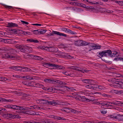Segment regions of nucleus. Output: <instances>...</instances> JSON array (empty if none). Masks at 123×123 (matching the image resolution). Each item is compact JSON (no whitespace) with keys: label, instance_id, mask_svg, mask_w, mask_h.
<instances>
[{"label":"nucleus","instance_id":"12","mask_svg":"<svg viewBox=\"0 0 123 123\" xmlns=\"http://www.w3.org/2000/svg\"><path fill=\"white\" fill-rule=\"evenodd\" d=\"M26 109H39L41 108L40 107H39L38 106L33 105L32 106H30L29 107H27L26 108H24Z\"/></svg>","mask_w":123,"mask_h":123},{"label":"nucleus","instance_id":"56","mask_svg":"<svg viewBox=\"0 0 123 123\" xmlns=\"http://www.w3.org/2000/svg\"><path fill=\"white\" fill-rule=\"evenodd\" d=\"M50 47H46L44 46V48H43V49L45 50H47L48 51H49V48Z\"/></svg>","mask_w":123,"mask_h":123},{"label":"nucleus","instance_id":"57","mask_svg":"<svg viewBox=\"0 0 123 123\" xmlns=\"http://www.w3.org/2000/svg\"><path fill=\"white\" fill-rule=\"evenodd\" d=\"M76 9L77 10V12H81V11H83V10L82 9H80L79 8H77Z\"/></svg>","mask_w":123,"mask_h":123},{"label":"nucleus","instance_id":"6","mask_svg":"<svg viewBox=\"0 0 123 123\" xmlns=\"http://www.w3.org/2000/svg\"><path fill=\"white\" fill-rule=\"evenodd\" d=\"M75 99L77 100H79L82 101H86L87 102H89L90 101H92L91 100H90L89 99H86V97L84 96H81L80 95H78L75 98Z\"/></svg>","mask_w":123,"mask_h":123},{"label":"nucleus","instance_id":"49","mask_svg":"<svg viewBox=\"0 0 123 123\" xmlns=\"http://www.w3.org/2000/svg\"><path fill=\"white\" fill-rule=\"evenodd\" d=\"M105 88L104 86L98 85V89L100 90H102L104 89Z\"/></svg>","mask_w":123,"mask_h":123},{"label":"nucleus","instance_id":"1","mask_svg":"<svg viewBox=\"0 0 123 123\" xmlns=\"http://www.w3.org/2000/svg\"><path fill=\"white\" fill-rule=\"evenodd\" d=\"M123 103L120 101L115 100L112 102L101 101H98L97 103V104L98 105H102V108L107 109V107L111 105V104H113L115 105H118Z\"/></svg>","mask_w":123,"mask_h":123},{"label":"nucleus","instance_id":"10","mask_svg":"<svg viewBox=\"0 0 123 123\" xmlns=\"http://www.w3.org/2000/svg\"><path fill=\"white\" fill-rule=\"evenodd\" d=\"M54 34H56L61 36H63L65 37H67V35L65 34L55 31H52V33L51 34L50 36H53Z\"/></svg>","mask_w":123,"mask_h":123},{"label":"nucleus","instance_id":"42","mask_svg":"<svg viewBox=\"0 0 123 123\" xmlns=\"http://www.w3.org/2000/svg\"><path fill=\"white\" fill-rule=\"evenodd\" d=\"M39 34L45 33L46 31L45 30H44L43 29H39Z\"/></svg>","mask_w":123,"mask_h":123},{"label":"nucleus","instance_id":"4","mask_svg":"<svg viewBox=\"0 0 123 123\" xmlns=\"http://www.w3.org/2000/svg\"><path fill=\"white\" fill-rule=\"evenodd\" d=\"M6 107L9 108H11L16 110L20 111L25 110L26 109L23 107L20 106L13 105H6Z\"/></svg>","mask_w":123,"mask_h":123},{"label":"nucleus","instance_id":"43","mask_svg":"<svg viewBox=\"0 0 123 123\" xmlns=\"http://www.w3.org/2000/svg\"><path fill=\"white\" fill-rule=\"evenodd\" d=\"M33 33L36 34H39V30H33Z\"/></svg>","mask_w":123,"mask_h":123},{"label":"nucleus","instance_id":"16","mask_svg":"<svg viewBox=\"0 0 123 123\" xmlns=\"http://www.w3.org/2000/svg\"><path fill=\"white\" fill-rule=\"evenodd\" d=\"M7 25L6 26L7 27H18V26L17 24L12 22H8Z\"/></svg>","mask_w":123,"mask_h":123},{"label":"nucleus","instance_id":"44","mask_svg":"<svg viewBox=\"0 0 123 123\" xmlns=\"http://www.w3.org/2000/svg\"><path fill=\"white\" fill-rule=\"evenodd\" d=\"M23 83L24 85L27 86H31V83L26 81H24V82H23Z\"/></svg>","mask_w":123,"mask_h":123},{"label":"nucleus","instance_id":"40","mask_svg":"<svg viewBox=\"0 0 123 123\" xmlns=\"http://www.w3.org/2000/svg\"><path fill=\"white\" fill-rule=\"evenodd\" d=\"M20 33L22 34L23 35H26L27 34H28L29 33V32L27 31H23L21 30H20Z\"/></svg>","mask_w":123,"mask_h":123},{"label":"nucleus","instance_id":"13","mask_svg":"<svg viewBox=\"0 0 123 123\" xmlns=\"http://www.w3.org/2000/svg\"><path fill=\"white\" fill-rule=\"evenodd\" d=\"M26 56L28 58L29 57H34V58H36V59L38 60H41L43 59V58L37 55H33L31 54L27 55Z\"/></svg>","mask_w":123,"mask_h":123},{"label":"nucleus","instance_id":"61","mask_svg":"<svg viewBox=\"0 0 123 123\" xmlns=\"http://www.w3.org/2000/svg\"><path fill=\"white\" fill-rule=\"evenodd\" d=\"M5 35V33L3 32L0 31V36H2Z\"/></svg>","mask_w":123,"mask_h":123},{"label":"nucleus","instance_id":"37","mask_svg":"<svg viewBox=\"0 0 123 123\" xmlns=\"http://www.w3.org/2000/svg\"><path fill=\"white\" fill-rule=\"evenodd\" d=\"M0 81H1L4 82L6 81L7 79L4 77L0 76Z\"/></svg>","mask_w":123,"mask_h":123},{"label":"nucleus","instance_id":"45","mask_svg":"<svg viewBox=\"0 0 123 123\" xmlns=\"http://www.w3.org/2000/svg\"><path fill=\"white\" fill-rule=\"evenodd\" d=\"M109 117L111 118L114 119H116L117 118V116H115V115H110L109 116Z\"/></svg>","mask_w":123,"mask_h":123},{"label":"nucleus","instance_id":"26","mask_svg":"<svg viewBox=\"0 0 123 123\" xmlns=\"http://www.w3.org/2000/svg\"><path fill=\"white\" fill-rule=\"evenodd\" d=\"M52 117L58 120H62L65 119H63L62 117H61L55 116L54 115H52Z\"/></svg>","mask_w":123,"mask_h":123},{"label":"nucleus","instance_id":"54","mask_svg":"<svg viewBox=\"0 0 123 123\" xmlns=\"http://www.w3.org/2000/svg\"><path fill=\"white\" fill-rule=\"evenodd\" d=\"M42 99L41 98L40 99H37L36 100V102L37 103H41V101H42Z\"/></svg>","mask_w":123,"mask_h":123},{"label":"nucleus","instance_id":"46","mask_svg":"<svg viewBox=\"0 0 123 123\" xmlns=\"http://www.w3.org/2000/svg\"><path fill=\"white\" fill-rule=\"evenodd\" d=\"M61 29L62 31L67 32H68V29L64 27L62 28Z\"/></svg>","mask_w":123,"mask_h":123},{"label":"nucleus","instance_id":"24","mask_svg":"<svg viewBox=\"0 0 123 123\" xmlns=\"http://www.w3.org/2000/svg\"><path fill=\"white\" fill-rule=\"evenodd\" d=\"M12 100L10 99H7L4 98L0 97V102H11Z\"/></svg>","mask_w":123,"mask_h":123},{"label":"nucleus","instance_id":"3","mask_svg":"<svg viewBox=\"0 0 123 123\" xmlns=\"http://www.w3.org/2000/svg\"><path fill=\"white\" fill-rule=\"evenodd\" d=\"M90 43H87L82 40H79L74 42V44L76 46H81L87 45Z\"/></svg>","mask_w":123,"mask_h":123},{"label":"nucleus","instance_id":"9","mask_svg":"<svg viewBox=\"0 0 123 123\" xmlns=\"http://www.w3.org/2000/svg\"><path fill=\"white\" fill-rule=\"evenodd\" d=\"M57 80L55 79L51 80L50 79H46L44 80V82L51 84H56Z\"/></svg>","mask_w":123,"mask_h":123},{"label":"nucleus","instance_id":"48","mask_svg":"<svg viewBox=\"0 0 123 123\" xmlns=\"http://www.w3.org/2000/svg\"><path fill=\"white\" fill-rule=\"evenodd\" d=\"M35 86L37 87H39V86H42L43 85L42 84H40L39 83H37L35 84Z\"/></svg>","mask_w":123,"mask_h":123},{"label":"nucleus","instance_id":"55","mask_svg":"<svg viewBox=\"0 0 123 123\" xmlns=\"http://www.w3.org/2000/svg\"><path fill=\"white\" fill-rule=\"evenodd\" d=\"M63 73L67 76L70 75L68 73V72L67 71L63 72Z\"/></svg>","mask_w":123,"mask_h":123},{"label":"nucleus","instance_id":"5","mask_svg":"<svg viewBox=\"0 0 123 123\" xmlns=\"http://www.w3.org/2000/svg\"><path fill=\"white\" fill-rule=\"evenodd\" d=\"M113 81L115 83L118 84L119 88L123 89V80L114 79Z\"/></svg>","mask_w":123,"mask_h":123},{"label":"nucleus","instance_id":"23","mask_svg":"<svg viewBox=\"0 0 123 123\" xmlns=\"http://www.w3.org/2000/svg\"><path fill=\"white\" fill-rule=\"evenodd\" d=\"M22 79H24L26 80H32L33 79V78L29 76H24L21 77Z\"/></svg>","mask_w":123,"mask_h":123},{"label":"nucleus","instance_id":"29","mask_svg":"<svg viewBox=\"0 0 123 123\" xmlns=\"http://www.w3.org/2000/svg\"><path fill=\"white\" fill-rule=\"evenodd\" d=\"M28 114L31 115H37V112H35L34 111L30 110L28 111H27Z\"/></svg>","mask_w":123,"mask_h":123},{"label":"nucleus","instance_id":"25","mask_svg":"<svg viewBox=\"0 0 123 123\" xmlns=\"http://www.w3.org/2000/svg\"><path fill=\"white\" fill-rule=\"evenodd\" d=\"M118 54V52L116 51H113L112 52V53L111 54V57H112L115 56H117L119 55Z\"/></svg>","mask_w":123,"mask_h":123},{"label":"nucleus","instance_id":"53","mask_svg":"<svg viewBox=\"0 0 123 123\" xmlns=\"http://www.w3.org/2000/svg\"><path fill=\"white\" fill-rule=\"evenodd\" d=\"M4 6H5V7L6 8H8L9 9L13 8V7L11 6H8L5 5H4Z\"/></svg>","mask_w":123,"mask_h":123},{"label":"nucleus","instance_id":"63","mask_svg":"<svg viewBox=\"0 0 123 123\" xmlns=\"http://www.w3.org/2000/svg\"><path fill=\"white\" fill-rule=\"evenodd\" d=\"M32 25H37L38 26H41V24H32Z\"/></svg>","mask_w":123,"mask_h":123},{"label":"nucleus","instance_id":"33","mask_svg":"<svg viewBox=\"0 0 123 123\" xmlns=\"http://www.w3.org/2000/svg\"><path fill=\"white\" fill-rule=\"evenodd\" d=\"M89 8L88 9H89V11H92L93 12H95V10H96V8H95L94 7L92 6H88Z\"/></svg>","mask_w":123,"mask_h":123},{"label":"nucleus","instance_id":"21","mask_svg":"<svg viewBox=\"0 0 123 123\" xmlns=\"http://www.w3.org/2000/svg\"><path fill=\"white\" fill-rule=\"evenodd\" d=\"M26 40L27 41L29 42H30L38 43L39 42L38 40L37 39H34L32 38L27 39Z\"/></svg>","mask_w":123,"mask_h":123},{"label":"nucleus","instance_id":"15","mask_svg":"<svg viewBox=\"0 0 123 123\" xmlns=\"http://www.w3.org/2000/svg\"><path fill=\"white\" fill-rule=\"evenodd\" d=\"M90 45L91 47H92V49H100L101 46L100 45L95 44H94L91 43Z\"/></svg>","mask_w":123,"mask_h":123},{"label":"nucleus","instance_id":"27","mask_svg":"<svg viewBox=\"0 0 123 123\" xmlns=\"http://www.w3.org/2000/svg\"><path fill=\"white\" fill-rule=\"evenodd\" d=\"M52 64L50 63H45L43 64V66L46 68H48V67H50L52 68Z\"/></svg>","mask_w":123,"mask_h":123},{"label":"nucleus","instance_id":"38","mask_svg":"<svg viewBox=\"0 0 123 123\" xmlns=\"http://www.w3.org/2000/svg\"><path fill=\"white\" fill-rule=\"evenodd\" d=\"M6 111V110L4 109L0 108V114H4Z\"/></svg>","mask_w":123,"mask_h":123},{"label":"nucleus","instance_id":"20","mask_svg":"<svg viewBox=\"0 0 123 123\" xmlns=\"http://www.w3.org/2000/svg\"><path fill=\"white\" fill-rule=\"evenodd\" d=\"M92 80L91 79H84L81 80V81L84 83H86L87 85L88 84H91L92 81Z\"/></svg>","mask_w":123,"mask_h":123},{"label":"nucleus","instance_id":"41","mask_svg":"<svg viewBox=\"0 0 123 123\" xmlns=\"http://www.w3.org/2000/svg\"><path fill=\"white\" fill-rule=\"evenodd\" d=\"M65 56L66 57L69 59H72L73 57L70 55L68 53H66L65 54Z\"/></svg>","mask_w":123,"mask_h":123},{"label":"nucleus","instance_id":"51","mask_svg":"<svg viewBox=\"0 0 123 123\" xmlns=\"http://www.w3.org/2000/svg\"><path fill=\"white\" fill-rule=\"evenodd\" d=\"M98 85L93 84V89H95V88H98Z\"/></svg>","mask_w":123,"mask_h":123},{"label":"nucleus","instance_id":"8","mask_svg":"<svg viewBox=\"0 0 123 123\" xmlns=\"http://www.w3.org/2000/svg\"><path fill=\"white\" fill-rule=\"evenodd\" d=\"M98 11L99 12L102 13H105V12H107L108 13L111 12L109 10L106 9L104 8H99L98 7L96 8V10Z\"/></svg>","mask_w":123,"mask_h":123},{"label":"nucleus","instance_id":"7","mask_svg":"<svg viewBox=\"0 0 123 123\" xmlns=\"http://www.w3.org/2000/svg\"><path fill=\"white\" fill-rule=\"evenodd\" d=\"M4 116L5 117L12 118H19V116L18 115L13 112L5 114Z\"/></svg>","mask_w":123,"mask_h":123},{"label":"nucleus","instance_id":"17","mask_svg":"<svg viewBox=\"0 0 123 123\" xmlns=\"http://www.w3.org/2000/svg\"><path fill=\"white\" fill-rule=\"evenodd\" d=\"M58 101L57 100H53L51 101H49L48 102V104L52 105L53 106H55L58 105Z\"/></svg>","mask_w":123,"mask_h":123},{"label":"nucleus","instance_id":"60","mask_svg":"<svg viewBox=\"0 0 123 123\" xmlns=\"http://www.w3.org/2000/svg\"><path fill=\"white\" fill-rule=\"evenodd\" d=\"M71 111L72 112L74 113H76L77 112V111L76 110L74 109H72L71 110Z\"/></svg>","mask_w":123,"mask_h":123},{"label":"nucleus","instance_id":"59","mask_svg":"<svg viewBox=\"0 0 123 123\" xmlns=\"http://www.w3.org/2000/svg\"><path fill=\"white\" fill-rule=\"evenodd\" d=\"M22 46L21 45H19L18 46H17L16 47V48L18 49H20L21 47Z\"/></svg>","mask_w":123,"mask_h":123},{"label":"nucleus","instance_id":"19","mask_svg":"<svg viewBox=\"0 0 123 123\" xmlns=\"http://www.w3.org/2000/svg\"><path fill=\"white\" fill-rule=\"evenodd\" d=\"M45 88V87H44V88H43V89L44 90H46L47 89L48 91H51V90L52 91H57V92L59 91H61L62 90H61L60 89H57L55 88H51V89L49 88H46H46Z\"/></svg>","mask_w":123,"mask_h":123},{"label":"nucleus","instance_id":"11","mask_svg":"<svg viewBox=\"0 0 123 123\" xmlns=\"http://www.w3.org/2000/svg\"><path fill=\"white\" fill-rule=\"evenodd\" d=\"M105 56L108 57H111L112 51L110 49L104 50Z\"/></svg>","mask_w":123,"mask_h":123},{"label":"nucleus","instance_id":"31","mask_svg":"<svg viewBox=\"0 0 123 123\" xmlns=\"http://www.w3.org/2000/svg\"><path fill=\"white\" fill-rule=\"evenodd\" d=\"M57 84H56L59 85H66L67 84L66 83H65L64 82H62L61 81H60V80H57Z\"/></svg>","mask_w":123,"mask_h":123},{"label":"nucleus","instance_id":"32","mask_svg":"<svg viewBox=\"0 0 123 123\" xmlns=\"http://www.w3.org/2000/svg\"><path fill=\"white\" fill-rule=\"evenodd\" d=\"M49 101L48 100L44 99H42V100L40 104L43 105H44L45 104L48 103V102Z\"/></svg>","mask_w":123,"mask_h":123},{"label":"nucleus","instance_id":"36","mask_svg":"<svg viewBox=\"0 0 123 123\" xmlns=\"http://www.w3.org/2000/svg\"><path fill=\"white\" fill-rule=\"evenodd\" d=\"M63 111L65 112H67L68 113L70 111V109L69 108H64L62 109V110Z\"/></svg>","mask_w":123,"mask_h":123},{"label":"nucleus","instance_id":"50","mask_svg":"<svg viewBox=\"0 0 123 123\" xmlns=\"http://www.w3.org/2000/svg\"><path fill=\"white\" fill-rule=\"evenodd\" d=\"M116 2L119 5L123 6V1H116Z\"/></svg>","mask_w":123,"mask_h":123},{"label":"nucleus","instance_id":"39","mask_svg":"<svg viewBox=\"0 0 123 123\" xmlns=\"http://www.w3.org/2000/svg\"><path fill=\"white\" fill-rule=\"evenodd\" d=\"M15 68V70L17 71H21V69H19V68H22V67L18 66H16L15 67H14Z\"/></svg>","mask_w":123,"mask_h":123},{"label":"nucleus","instance_id":"62","mask_svg":"<svg viewBox=\"0 0 123 123\" xmlns=\"http://www.w3.org/2000/svg\"><path fill=\"white\" fill-rule=\"evenodd\" d=\"M82 6H83V7L86 8V9L88 8H89L88 6H87L85 5V4H83V5Z\"/></svg>","mask_w":123,"mask_h":123},{"label":"nucleus","instance_id":"14","mask_svg":"<svg viewBox=\"0 0 123 123\" xmlns=\"http://www.w3.org/2000/svg\"><path fill=\"white\" fill-rule=\"evenodd\" d=\"M54 67H55V68L57 69H65V67L63 66L59 65L54 64H52V68Z\"/></svg>","mask_w":123,"mask_h":123},{"label":"nucleus","instance_id":"34","mask_svg":"<svg viewBox=\"0 0 123 123\" xmlns=\"http://www.w3.org/2000/svg\"><path fill=\"white\" fill-rule=\"evenodd\" d=\"M89 3L92 4H98V3L95 1V0H88V2Z\"/></svg>","mask_w":123,"mask_h":123},{"label":"nucleus","instance_id":"28","mask_svg":"<svg viewBox=\"0 0 123 123\" xmlns=\"http://www.w3.org/2000/svg\"><path fill=\"white\" fill-rule=\"evenodd\" d=\"M28 48L29 49V47L26 46H25L24 47L23 46H22L20 49V50L21 52L24 53L25 52V49H27Z\"/></svg>","mask_w":123,"mask_h":123},{"label":"nucleus","instance_id":"58","mask_svg":"<svg viewBox=\"0 0 123 123\" xmlns=\"http://www.w3.org/2000/svg\"><path fill=\"white\" fill-rule=\"evenodd\" d=\"M21 22H22V24H25L27 25L29 24L27 22H26L25 21L23 20H21Z\"/></svg>","mask_w":123,"mask_h":123},{"label":"nucleus","instance_id":"52","mask_svg":"<svg viewBox=\"0 0 123 123\" xmlns=\"http://www.w3.org/2000/svg\"><path fill=\"white\" fill-rule=\"evenodd\" d=\"M100 112L103 114H105L106 113L107 111H105V110H100Z\"/></svg>","mask_w":123,"mask_h":123},{"label":"nucleus","instance_id":"35","mask_svg":"<svg viewBox=\"0 0 123 123\" xmlns=\"http://www.w3.org/2000/svg\"><path fill=\"white\" fill-rule=\"evenodd\" d=\"M68 33H69L71 34L72 35H77V33L75 32L72 31H71V30L68 29V31L67 32Z\"/></svg>","mask_w":123,"mask_h":123},{"label":"nucleus","instance_id":"2","mask_svg":"<svg viewBox=\"0 0 123 123\" xmlns=\"http://www.w3.org/2000/svg\"><path fill=\"white\" fill-rule=\"evenodd\" d=\"M11 52H13L7 53L5 52L0 54V58L1 59H13L16 58V54L14 53L16 51L14 49H12Z\"/></svg>","mask_w":123,"mask_h":123},{"label":"nucleus","instance_id":"64","mask_svg":"<svg viewBox=\"0 0 123 123\" xmlns=\"http://www.w3.org/2000/svg\"><path fill=\"white\" fill-rule=\"evenodd\" d=\"M8 41V39H4L3 42L5 43H7L9 42Z\"/></svg>","mask_w":123,"mask_h":123},{"label":"nucleus","instance_id":"18","mask_svg":"<svg viewBox=\"0 0 123 123\" xmlns=\"http://www.w3.org/2000/svg\"><path fill=\"white\" fill-rule=\"evenodd\" d=\"M93 80L92 81L91 84H88L87 85L85 86V87L87 88L93 89Z\"/></svg>","mask_w":123,"mask_h":123},{"label":"nucleus","instance_id":"47","mask_svg":"<svg viewBox=\"0 0 123 123\" xmlns=\"http://www.w3.org/2000/svg\"><path fill=\"white\" fill-rule=\"evenodd\" d=\"M27 68L26 67H22V68H21V71L22 72H27V69H26V68Z\"/></svg>","mask_w":123,"mask_h":123},{"label":"nucleus","instance_id":"22","mask_svg":"<svg viewBox=\"0 0 123 123\" xmlns=\"http://www.w3.org/2000/svg\"><path fill=\"white\" fill-rule=\"evenodd\" d=\"M58 49L57 48L50 47L49 49V51L56 52L58 51Z\"/></svg>","mask_w":123,"mask_h":123},{"label":"nucleus","instance_id":"30","mask_svg":"<svg viewBox=\"0 0 123 123\" xmlns=\"http://www.w3.org/2000/svg\"><path fill=\"white\" fill-rule=\"evenodd\" d=\"M98 57H101L105 56L104 51L98 53V54L97 55Z\"/></svg>","mask_w":123,"mask_h":123}]
</instances>
